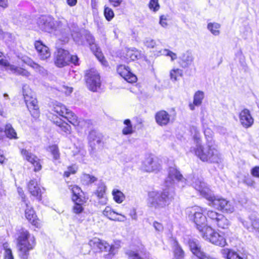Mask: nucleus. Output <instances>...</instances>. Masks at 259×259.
<instances>
[{
  "label": "nucleus",
  "instance_id": "7c9ffc66",
  "mask_svg": "<svg viewBox=\"0 0 259 259\" xmlns=\"http://www.w3.org/2000/svg\"><path fill=\"white\" fill-rule=\"evenodd\" d=\"M140 56V53L137 50H128L126 53V58L128 61H134Z\"/></svg>",
  "mask_w": 259,
  "mask_h": 259
},
{
  "label": "nucleus",
  "instance_id": "79ce46f5",
  "mask_svg": "<svg viewBox=\"0 0 259 259\" xmlns=\"http://www.w3.org/2000/svg\"><path fill=\"white\" fill-rule=\"evenodd\" d=\"M3 247L5 250L4 253V258L14 259L12 250L8 247V244L7 243H4L3 244Z\"/></svg>",
  "mask_w": 259,
  "mask_h": 259
},
{
  "label": "nucleus",
  "instance_id": "de8ad7c7",
  "mask_svg": "<svg viewBox=\"0 0 259 259\" xmlns=\"http://www.w3.org/2000/svg\"><path fill=\"white\" fill-rule=\"evenodd\" d=\"M104 13L106 19L108 21H110L114 17V14L113 10L111 8L106 6L104 8Z\"/></svg>",
  "mask_w": 259,
  "mask_h": 259
},
{
  "label": "nucleus",
  "instance_id": "5fc2aeb1",
  "mask_svg": "<svg viewBox=\"0 0 259 259\" xmlns=\"http://www.w3.org/2000/svg\"><path fill=\"white\" fill-rule=\"evenodd\" d=\"M204 134L205 136L207 143H213L212 141L213 133L210 128H206L204 131Z\"/></svg>",
  "mask_w": 259,
  "mask_h": 259
},
{
  "label": "nucleus",
  "instance_id": "774afa93",
  "mask_svg": "<svg viewBox=\"0 0 259 259\" xmlns=\"http://www.w3.org/2000/svg\"><path fill=\"white\" fill-rule=\"evenodd\" d=\"M160 24L163 27H165L167 26L166 19L163 15L161 16L160 18Z\"/></svg>",
  "mask_w": 259,
  "mask_h": 259
},
{
  "label": "nucleus",
  "instance_id": "f3484780",
  "mask_svg": "<svg viewBox=\"0 0 259 259\" xmlns=\"http://www.w3.org/2000/svg\"><path fill=\"white\" fill-rule=\"evenodd\" d=\"M34 46L37 52L38 56L40 60H45L50 58L51 56L50 50L42 41H36Z\"/></svg>",
  "mask_w": 259,
  "mask_h": 259
},
{
  "label": "nucleus",
  "instance_id": "c9c22d12",
  "mask_svg": "<svg viewBox=\"0 0 259 259\" xmlns=\"http://www.w3.org/2000/svg\"><path fill=\"white\" fill-rule=\"evenodd\" d=\"M92 50L93 51V52L95 54V55L98 58L99 61L101 62L102 65L106 66L107 62L105 60L104 57L103 56L102 53L101 52L99 48H98L97 46L95 45V48H94V50Z\"/></svg>",
  "mask_w": 259,
  "mask_h": 259
},
{
  "label": "nucleus",
  "instance_id": "58836bf2",
  "mask_svg": "<svg viewBox=\"0 0 259 259\" xmlns=\"http://www.w3.org/2000/svg\"><path fill=\"white\" fill-rule=\"evenodd\" d=\"M48 150L53 156L54 160H58L60 158V152L58 146L56 145L50 146Z\"/></svg>",
  "mask_w": 259,
  "mask_h": 259
},
{
  "label": "nucleus",
  "instance_id": "bf43d9fd",
  "mask_svg": "<svg viewBox=\"0 0 259 259\" xmlns=\"http://www.w3.org/2000/svg\"><path fill=\"white\" fill-rule=\"evenodd\" d=\"M250 174L253 177L259 178V166L253 167L250 170Z\"/></svg>",
  "mask_w": 259,
  "mask_h": 259
},
{
  "label": "nucleus",
  "instance_id": "ea45409f",
  "mask_svg": "<svg viewBox=\"0 0 259 259\" xmlns=\"http://www.w3.org/2000/svg\"><path fill=\"white\" fill-rule=\"evenodd\" d=\"M174 249L175 257L176 259H183L184 258V252L177 243H176Z\"/></svg>",
  "mask_w": 259,
  "mask_h": 259
},
{
  "label": "nucleus",
  "instance_id": "393cba45",
  "mask_svg": "<svg viewBox=\"0 0 259 259\" xmlns=\"http://www.w3.org/2000/svg\"><path fill=\"white\" fill-rule=\"evenodd\" d=\"M52 111L58 115L64 117V116H65V115L68 113L69 109H67L66 107L62 104L56 102L53 105Z\"/></svg>",
  "mask_w": 259,
  "mask_h": 259
},
{
  "label": "nucleus",
  "instance_id": "e2e57ef3",
  "mask_svg": "<svg viewBox=\"0 0 259 259\" xmlns=\"http://www.w3.org/2000/svg\"><path fill=\"white\" fill-rule=\"evenodd\" d=\"M78 62V58L76 55H70V60L69 63H73L74 65H77Z\"/></svg>",
  "mask_w": 259,
  "mask_h": 259
},
{
  "label": "nucleus",
  "instance_id": "423d86ee",
  "mask_svg": "<svg viewBox=\"0 0 259 259\" xmlns=\"http://www.w3.org/2000/svg\"><path fill=\"white\" fill-rule=\"evenodd\" d=\"M22 91L24 99L27 108L33 116L37 117L38 116V108L36 99L33 96V93L28 85H24Z\"/></svg>",
  "mask_w": 259,
  "mask_h": 259
},
{
  "label": "nucleus",
  "instance_id": "4be33fe9",
  "mask_svg": "<svg viewBox=\"0 0 259 259\" xmlns=\"http://www.w3.org/2000/svg\"><path fill=\"white\" fill-rule=\"evenodd\" d=\"M155 119L159 125H165L169 122L170 116L165 111L161 110L156 114Z\"/></svg>",
  "mask_w": 259,
  "mask_h": 259
},
{
  "label": "nucleus",
  "instance_id": "4d7b16f0",
  "mask_svg": "<svg viewBox=\"0 0 259 259\" xmlns=\"http://www.w3.org/2000/svg\"><path fill=\"white\" fill-rule=\"evenodd\" d=\"M83 180L87 181V183H92L97 180L96 178L89 174L83 175Z\"/></svg>",
  "mask_w": 259,
  "mask_h": 259
},
{
  "label": "nucleus",
  "instance_id": "a211bd4d",
  "mask_svg": "<svg viewBox=\"0 0 259 259\" xmlns=\"http://www.w3.org/2000/svg\"><path fill=\"white\" fill-rule=\"evenodd\" d=\"M189 246L192 253L198 258L204 259L206 256L201 249L199 242L196 239H190L189 241Z\"/></svg>",
  "mask_w": 259,
  "mask_h": 259
},
{
  "label": "nucleus",
  "instance_id": "6ab92c4d",
  "mask_svg": "<svg viewBox=\"0 0 259 259\" xmlns=\"http://www.w3.org/2000/svg\"><path fill=\"white\" fill-rule=\"evenodd\" d=\"M89 140L90 145L93 150L100 148L102 146V137L95 131H92L90 133Z\"/></svg>",
  "mask_w": 259,
  "mask_h": 259
},
{
  "label": "nucleus",
  "instance_id": "9b49d317",
  "mask_svg": "<svg viewBox=\"0 0 259 259\" xmlns=\"http://www.w3.org/2000/svg\"><path fill=\"white\" fill-rule=\"evenodd\" d=\"M24 204L25 206V216L26 219L36 228H40L41 226L40 222L37 218L33 208L30 204V202L27 200H24Z\"/></svg>",
  "mask_w": 259,
  "mask_h": 259
},
{
  "label": "nucleus",
  "instance_id": "cd10ccee",
  "mask_svg": "<svg viewBox=\"0 0 259 259\" xmlns=\"http://www.w3.org/2000/svg\"><path fill=\"white\" fill-rule=\"evenodd\" d=\"M54 122L60 128L61 132H63L64 134L67 135L71 133V126L65 121H63L60 119L59 120Z\"/></svg>",
  "mask_w": 259,
  "mask_h": 259
},
{
  "label": "nucleus",
  "instance_id": "2f4dec72",
  "mask_svg": "<svg viewBox=\"0 0 259 259\" xmlns=\"http://www.w3.org/2000/svg\"><path fill=\"white\" fill-rule=\"evenodd\" d=\"M204 97V94L202 91H197L194 95L193 98V103L196 106H199L201 105L202 100Z\"/></svg>",
  "mask_w": 259,
  "mask_h": 259
},
{
  "label": "nucleus",
  "instance_id": "412c9836",
  "mask_svg": "<svg viewBox=\"0 0 259 259\" xmlns=\"http://www.w3.org/2000/svg\"><path fill=\"white\" fill-rule=\"evenodd\" d=\"M27 187L30 193L34 196L37 197L40 200L41 191L37 182L35 180H32L28 184Z\"/></svg>",
  "mask_w": 259,
  "mask_h": 259
},
{
  "label": "nucleus",
  "instance_id": "f257e3e1",
  "mask_svg": "<svg viewBox=\"0 0 259 259\" xmlns=\"http://www.w3.org/2000/svg\"><path fill=\"white\" fill-rule=\"evenodd\" d=\"M206 210L205 208L195 206L187 208L186 212L203 239L218 246H225L227 242L224 235L207 225L206 217L203 214Z\"/></svg>",
  "mask_w": 259,
  "mask_h": 259
},
{
  "label": "nucleus",
  "instance_id": "dca6fc26",
  "mask_svg": "<svg viewBox=\"0 0 259 259\" xmlns=\"http://www.w3.org/2000/svg\"><path fill=\"white\" fill-rule=\"evenodd\" d=\"M239 118L241 124L245 128L250 127L254 122V119L247 109H244L240 112Z\"/></svg>",
  "mask_w": 259,
  "mask_h": 259
},
{
  "label": "nucleus",
  "instance_id": "e433bc0d",
  "mask_svg": "<svg viewBox=\"0 0 259 259\" xmlns=\"http://www.w3.org/2000/svg\"><path fill=\"white\" fill-rule=\"evenodd\" d=\"M183 74V70L179 68H174L170 71V78L174 81L178 80L179 77H182Z\"/></svg>",
  "mask_w": 259,
  "mask_h": 259
},
{
  "label": "nucleus",
  "instance_id": "603ef678",
  "mask_svg": "<svg viewBox=\"0 0 259 259\" xmlns=\"http://www.w3.org/2000/svg\"><path fill=\"white\" fill-rule=\"evenodd\" d=\"M85 38L86 39L87 41L91 46V50H94L95 48V45H96L95 42V39L93 36L90 33H86L85 35Z\"/></svg>",
  "mask_w": 259,
  "mask_h": 259
},
{
  "label": "nucleus",
  "instance_id": "72a5a7b5",
  "mask_svg": "<svg viewBox=\"0 0 259 259\" xmlns=\"http://www.w3.org/2000/svg\"><path fill=\"white\" fill-rule=\"evenodd\" d=\"M5 133L8 138L10 139H17V133L15 130L12 127L11 124H7L5 127Z\"/></svg>",
  "mask_w": 259,
  "mask_h": 259
},
{
  "label": "nucleus",
  "instance_id": "b1692460",
  "mask_svg": "<svg viewBox=\"0 0 259 259\" xmlns=\"http://www.w3.org/2000/svg\"><path fill=\"white\" fill-rule=\"evenodd\" d=\"M72 200L74 203L72 208L73 213L79 214L82 212L83 210L82 205L85 202V198H77V197H74Z\"/></svg>",
  "mask_w": 259,
  "mask_h": 259
},
{
  "label": "nucleus",
  "instance_id": "4c0bfd02",
  "mask_svg": "<svg viewBox=\"0 0 259 259\" xmlns=\"http://www.w3.org/2000/svg\"><path fill=\"white\" fill-rule=\"evenodd\" d=\"M103 214L109 220L113 221L115 214H118V213L113 211L110 207L106 206L103 211Z\"/></svg>",
  "mask_w": 259,
  "mask_h": 259
},
{
  "label": "nucleus",
  "instance_id": "c85d7f7f",
  "mask_svg": "<svg viewBox=\"0 0 259 259\" xmlns=\"http://www.w3.org/2000/svg\"><path fill=\"white\" fill-rule=\"evenodd\" d=\"M114 200L117 203H121L125 199V195L120 190L114 189L112 191Z\"/></svg>",
  "mask_w": 259,
  "mask_h": 259
},
{
  "label": "nucleus",
  "instance_id": "49530a36",
  "mask_svg": "<svg viewBox=\"0 0 259 259\" xmlns=\"http://www.w3.org/2000/svg\"><path fill=\"white\" fill-rule=\"evenodd\" d=\"M162 55L169 57L171 61H174L177 58V55L176 53L172 52L168 49H164L160 51Z\"/></svg>",
  "mask_w": 259,
  "mask_h": 259
},
{
  "label": "nucleus",
  "instance_id": "2eb2a0df",
  "mask_svg": "<svg viewBox=\"0 0 259 259\" xmlns=\"http://www.w3.org/2000/svg\"><path fill=\"white\" fill-rule=\"evenodd\" d=\"M117 73L128 82H135L137 81V77L132 73L128 67L123 65H120L117 67Z\"/></svg>",
  "mask_w": 259,
  "mask_h": 259
},
{
  "label": "nucleus",
  "instance_id": "37998d69",
  "mask_svg": "<svg viewBox=\"0 0 259 259\" xmlns=\"http://www.w3.org/2000/svg\"><path fill=\"white\" fill-rule=\"evenodd\" d=\"M226 252L227 259H243L237 252L232 250H224Z\"/></svg>",
  "mask_w": 259,
  "mask_h": 259
},
{
  "label": "nucleus",
  "instance_id": "5701e85b",
  "mask_svg": "<svg viewBox=\"0 0 259 259\" xmlns=\"http://www.w3.org/2000/svg\"><path fill=\"white\" fill-rule=\"evenodd\" d=\"M106 187L103 185H100L98 187L95 193L97 195L99 203L102 205H105L107 203V198L105 194Z\"/></svg>",
  "mask_w": 259,
  "mask_h": 259
},
{
  "label": "nucleus",
  "instance_id": "864d4df0",
  "mask_svg": "<svg viewBox=\"0 0 259 259\" xmlns=\"http://www.w3.org/2000/svg\"><path fill=\"white\" fill-rule=\"evenodd\" d=\"M243 183L248 187L254 188L255 186V182L254 180L248 175L244 177Z\"/></svg>",
  "mask_w": 259,
  "mask_h": 259
},
{
  "label": "nucleus",
  "instance_id": "c03bdc74",
  "mask_svg": "<svg viewBox=\"0 0 259 259\" xmlns=\"http://www.w3.org/2000/svg\"><path fill=\"white\" fill-rule=\"evenodd\" d=\"M143 44L148 48L152 49L156 47V41L150 37H146L143 40Z\"/></svg>",
  "mask_w": 259,
  "mask_h": 259
},
{
  "label": "nucleus",
  "instance_id": "0e129e2a",
  "mask_svg": "<svg viewBox=\"0 0 259 259\" xmlns=\"http://www.w3.org/2000/svg\"><path fill=\"white\" fill-rule=\"evenodd\" d=\"M127 253L129 257L133 259H140L139 254L135 251H130Z\"/></svg>",
  "mask_w": 259,
  "mask_h": 259
},
{
  "label": "nucleus",
  "instance_id": "7ed1b4c3",
  "mask_svg": "<svg viewBox=\"0 0 259 259\" xmlns=\"http://www.w3.org/2000/svg\"><path fill=\"white\" fill-rule=\"evenodd\" d=\"M192 133L194 132L193 139L195 147H192L190 151L195 154L203 161L219 163L221 161V156L218 150L215 148L213 143H207L205 146L201 145L200 133L195 127L191 129Z\"/></svg>",
  "mask_w": 259,
  "mask_h": 259
},
{
  "label": "nucleus",
  "instance_id": "a19ab883",
  "mask_svg": "<svg viewBox=\"0 0 259 259\" xmlns=\"http://www.w3.org/2000/svg\"><path fill=\"white\" fill-rule=\"evenodd\" d=\"M124 124L126 125L122 130V134L124 135L132 134L133 133V126L130 119H125Z\"/></svg>",
  "mask_w": 259,
  "mask_h": 259
},
{
  "label": "nucleus",
  "instance_id": "aec40b11",
  "mask_svg": "<svg viewBox=\"0 0 259 259\" xmlns=\"http://www.w3.org/2000/svg\"><path fill=\"white\" fill-rule=\"evenodd\" d=\"M179 63L181 67L184 68L188 67L193 62L194 58L191 53L186 52L182 54L179 58Z\"/></svg>",
  "mask_w": 259,
  "mask_h": 259
},
{
  "label": "nucleus",
  "instance_id": "09e8293b",
  "mask_svg": "<svg viewBox=\"0 0 259 259\" xmlns=\"http://www.w3.org/2000/svg\"><path fill=\"white\" fill-rule=\"evenodd\" d=\"M249 220L251 221L250 231L254 229L259 236V221L252 217H250Z\"/></svg>",
  "mask_w": 259,
  "mask_h": 259
},
{
  "label": "nucleus",
  "instance_id": "20e7f679",
  "mask_svg": "<svg viewBox=\"0 0 259 259\" xmlns=\"http://www.w3.org/2000/svg\"><path fill=\"white\" fill-rule=\"evenodd\" d=\"M174 193L169 189H165L162 192L152 191L148 192L147 206L156 210H159L168 206L173 200Z\"/></svg>",
  "mask_w": 259,
  "mask_h": 259
},
{
  "label": "nucleus",
  "instance_id": "a18cd8bd",
  "mask_svg": "<svg viewBox=\"0 0 259 259\" xmlns=\"http://www.w3.org/2000/svg\"><path fill=\"white\" fill-rule=\"evenodd\" d=\"M71 190L73 193L72 200H73L74 197H77V198H84V197H82L81 195L82 193L81 189L77 186H73Z\"/></svg>",
  "mask_w": 259,
  "mask_h": 259
},
{
  "label": "nucleus",
  "instance_id": "052dcab7",
  "mask_svg": "<svg viewBox=\"0 0 259 259\" xmlns=\"http://www.w3.org/2000/svg\"><path fill=\"white\" fill-rule=\"evenodd\" d=\"M243 225L245 227L247 230H250L251 229V221L249 220V218L247 219V220H240Z\"/></svg>",
  "mask_w": 259,
  "mask_h": 259
},
{
  "label": "nucleus",
  "instance_id": "f8f14e48",
  "mask_svg": "<svg viewBox=\"0 0 259 259\" xmlns=\"http://www.w3.org/2000/svg\"><path fill=\"white\" fill-rule=\"evenodd\" d=\"M21 154L24 159L32 164L34 171H38L41 169L42 166L40 164V160L34 154L25 149L21 150Z\"/></svg>",
  "mask_w": 259,
  "mask_h": 259
},
{
  "label": "nucleus",
  "instance_id": "13d9d810",
  "mask_svg": "<svg viewBox=\"0 0 259 259\" xmlns=\"http://www.w3.org/2000/svg\"><path fill=\"white\" fill-rule=\"evenodd\" d=\"M31 68L34 69L36 71L38 72L39 73H43L44 71V68L40 66L37 63L34 62V61L32 62V63L30 66Z\"/></svg>",
  "mask_w": 259,
  "mask_h": 259
},
{
  "label": "nucleus",
  "instance_id": "473e14b6",
  "mask_svg": "<svg viewBox=\"0 0 259 259\" xmlns=\"http://www.w3.org/2000/svg\"><path fill=\"white\" fill-rule=\"evenodd\" d=\"M219 217L215 224L219 228L222 229L227 228L229 224V221L222 214L219 215Z\"/></svg>",
  "mask_w": 259,
  "mask_h": 259
},
{
  "label": "nucleus",
  "instance_id": "338daca9",
  "mask_svg": "<svg viewBox=\"0 0 259 259\" xmlns=\"http://www.w3.org/2000/svg\"><path fill=\"white\" fill-rule=\"evenodd\" d=\"M129 215L133 220H137V214L136 210L135 209H134V208L130 210Z\"/></svg>",
  "mask_w": 259,
  "mask_h": 259
},
{
  "label": "nucleus",
  "instance_id": "4468645a",
  "mask_svg": "<svg viewBox=\"0 0 259 259\" xmlns=\"http://www.w3.org/2000/svg\"><path fill=\"white\" fill-rule=\"evenodd\" d=\"M70 54L69 52L62 49H59L57 50L55 64L59 67H62L69 63Z\"/></svg>",
  "mask_w": 259,
  "mask_h": 259
},
{
  "label": "nucleus",
  "instance_id": "6e6552de",
  "mask_svg": "<svg viewBox=\"0 0 259 259\" xmlns=\"http://www.w3.org/2000/svg\"><path fill=\"white\" fill-rule=\"evenodd\" d=\"M186 179H185L183 176L180 174V171L174 167H171L169 168L168 175L165 181V184L167 189L172 190L170 188L176 182L179 183L180 187H184L186 184Z\"/></svg>",
  "mask_w": 259,
  "mask_h": 259
},
{
  "label": "nucleus",
  "instance_id": "8fccbe9b",
  "mask_svg": "<svg viewBox=\"0 0 259 259\" xmlns=\"http://www.w3.org/2000/svg\"><path fill=\"white\" fill-rule=\"evenodd\" d=\"M148 6L149 9L153 12H157L160 8L158 0H150Z\"/></svg>",
  "mask_w": 259,
  "mask_h": 259
},
{
  "label": "nucleus",
  "instance_id": "f704fd0d",
  "mask_svg": "<svg viewBox=\"0 0 259 259\" xmlns=\"http://www.w3.org/2000/svg\"><path fill=\"white\" fill-rule=\"evenodd\" d=\"M221 25L217 23H209L207 25V29L214 35H219Z\"/></svg>",
  "mask_w": 259,
  "mask_h": 259
},
{
  "label": "nucleus",
  "instance_id": "c756f323",
  "mask_svg": "<svg viewBox=\"0 0 259 259\" xmlns=\"http://www.w3.org/2000/svg\"><path fill=\"white\" fill-rule=\"evenodd\" d=\"M64 117L66 118L68 122L74 126L78 125L79 124V121L76 115L69 110Z\"/></svg>",
  "mask_w": 259,
  "mask_h": 259
},
{
  "label": "nucleus",
  "instance_id": "69168bd1",
  "mask_svg": "<svg viewBox=\"0 0 259 259\" xmlns=\"http://www.w3.org/2000/svg\"><path fill=\"white\" fill-rule=\"evenodd\" d=\"M22 61L24 63H25L26 64H27V65H28L29 66L31 65V64L33 62V61L32 59H31L30 58H28L27 57H22Z\"/></svg>",
  "mask_w": 259,
  "mask_h": 259
},
{
  "label": "nucleus",
  "instance_id": "1a4fd4ad",
  "mask_svg": "<svg viewBox=\"0 0 259 259\" xmlns=\"http://www.w3.org/2000/svg\"><path fill=\"white\" fill-rule=\"evenodd\" d=\"M85 77L88 89L93 92L97 91L101 84L100 77L98 71L94 68L91 69L87 71Z\"/></svg>",
  "mask_w": 259,
  "mask_h": 259
},
{
  "label": "nucleus",
  "instance_id": "ddd939ff",
  "mask_svg": "<svg viewBox=\"0 0 259 259\" xmlns=\"http://www.w3.org/2000/svg\"><path fill=\"white\" fill-rule=\"evenodd\" d=\"M38 25L43 31L51 32L55 28L54 19L50 16H43L40 17L37 22Z\"/></svg>",
  "mask_w": 259,
  "mask_h": 259
},
{
  "label": "nucleus",
  "instance_id": "6e6d98bb",
  "mask_svg": "<svg viewBox=\"0 0 259 259\" xmlns=\"http://www.w3.org/2000/svg\"><path fill=\"white\" fill-rule=\"evenodd\" d=\"M0 64L2 66H4L6 67V70L7 71H10V66H14V65L10 64L9 62L5 60L2 57V55L0 56Z\"/></svg>",
  "mask_w": 259,
  "mask_h": 259
},
{
  "label": "nucleus",
  "instance_id": "39448f33",
  "mask_svg": "<svg viewBox=\"0 0 259 259\" xmlns=\"http://www.w3.org/2000/svg\"><path fill=\"white\" fill-rule=\"evenodd\" d=\"M35 239L33 235L24 229H22L17 238V246L19 256L22 259H27L29 251L33 250L35 246Z\"/></svg>",
  "mask_w": 259,
  "mask_h": 259
},
{
  "label": "nucleus",
  "instance_id": "680f3d73",
  "mask_svg": "<svg viewBox=\"0 0 259 259\" xmlns=\"http://www.w3.org/2000/svg\"><path fill=\"white\" fill-rule=\"evenodd\" d=\"M153 227H154L156 231L158 232H161L163 229L162 225L157 222H154L153 223Z\"/></svg>",
  "mask_w": 259,
  "mask_h": 259
},
{
  "label": "nucleus",
  "instance_id": "f03ea898",
  "mask_svg": "<svg viewBox=\"0 0 259 259\" xmlns=\"http://www.w3.org/2000/svg\"><path fill=\"white\" fill-rule=\"evenodd\" d=\"M192 186L202 197L209 202L210 206L226 212H232L234 211L232 204L224 198L215 196L202 179L194 178Z\"/></svg>",
  "mask_w": 259,
  "mask_h": 259
},
{
  "label": "nucleus",
  "instance_id": "a878e982",
  "mask_svg": "<svg viewBox=\"0 0 259 259\" xmlns=\"http://www.w3.org/2000/svg\"><path fill=\"white\" fill-rule=\"evenodd\" d=\"M55 23L56 24L55 28L54 30H59L61 32L64 31L65 33H67L69 31V28L68 27V24L67 21L62 18L58 21L55 20Z\"/></svg>",
  "mask_w": 259,
  "mask_h": 259
},
{
  "label": "nucleus",
  "instance_id": "9d476101",
  "mask_svg": "<svg viewBox=\"0 0 259 259\" xmlns=\"http://www.w3.org/2000/svg\"><path fill=\"white\" fill-rule=\"evenodd\" d=\"M141 169L146 172H157L161 169V161L157 158L148 156L142 162Z\"/></svg>",
  "mask_w": 259,
  "mask_h": 259
},
{
  "label": "nucleus",
  "instance_id": "3c124183",
  "mask_svg": "<svg viewBox=\"0 0 259 259\" xmlns=\"http://www.w3.org/2000/svg\"><path fill=\"white\" fill-rule=\"evenodd\" d=\"M221 214H222L218 213L212 210H208L207 212L208 218L211 220L214 223L216 222L218 220V218L220 217L219 215H221Z\"/></svg>",
  "mask_w": 259,
  "mask_h": 259
},
{
  "label": "nucleus",
  "instance_id": "0eeeda50",
  "mask_svg": "<svg viewBox=\"0 0 259 259\" xmlns=\"http://www.w3.org/2000/svg\"><path fill=\"white\" fill-rule=\"evenodd\" d=\"M88 244L92 249L98 250L100 252L109 251L108 255L110 254L114 255L117 252V250L114 246H111L106 241L98 238L95 237L91 239L89 241Z\"/></svg>",
  "mask_w": 259,
  "mask_h": 259
},
{
  "label": "nucleus",
  "instance_id": "bb28decb",
  "mask_svg": "<svg viewBox=\"0 0 259 259\" xmlns=\"http://www.w3.org/2000/svg\"><path fill=\"white\" fill-rule=\"evenodd\" d=\"M10 72L16 75H20L25 77H29L31 75L30 73L25 69L15 65L14 66H10Z\"/></svg>",
  "mask_w": 259,
  "mask_h": 259
}]
</instances>
